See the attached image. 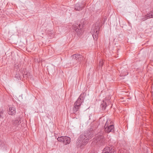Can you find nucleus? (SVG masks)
I'll return each mask as SVG.
<instances>
[{
	"label": "nucleus",
	"mask_w": 153,
	"mask_h": 153,
	"mask_svg": "<svg viewBox=\"0 0 153 153\" xmlns=\"http://www.w3.org/2000/svg\"><path fill=\"white\" fill-rule=\"evenodd\" d=\"M57 140L58 141L63 143V140H64V136L59 137L57 138Z\"/></svg>",
	"instance_id": "2eb2a0df"
},
{
	"label": "nucleus",
	"mask_w": 153,
	"mask_h": 153,
	"mask_svg": "<svg viewBox=\"0 0 153 153\" xmlns=\"http://www.w3.org/2000/svg\"><path fill=\"white\" fill-rule=\"evenodd\" d=\"M96 138L94 139V143L99 145H103L106 143L105 138L102 132L99 133Z\"/></svg>",
	"instance_id": "f03ea898"
},
{
	"label": "nucleus",
	"mask_w": 153,
	"mask_h": 153,
	"mask_svg": "<svg viewBox=\"0 0 153 153\" xmlns=\"http://www.w3.org/2000/svg\"><path fill=\"white\" fill-rule=\"evenodd\" d=\"M20 118H17L15 120L12 122L13 124L14 125H19L21 123Z\"/></svg>",
	"instance_id": "ddd939ff"
},
{
	"label": "nucleus",
	"mask_w": 153,
	"mask_h": 153,
	"mask_svg": "<svg viewBox=\"0 0 153 153\" xmlns=\"http://www.w3.org/2000/svg\"><path fill=\"white\" fill-rule=\"evenodd\" d=\"M86 4L85 2L84 1H82L81 3H77L75 5V9L77 11L80 10L85 7Z\"/></svg>",
	"instance_id": "6e6552de"
},
{
	"label": "nucleus",
	"mask_w": 153,
	"mask_h": 153,
	"mask_svg": "<svg viewBox=\"0 0 153 153\" xmlns=\"http://www.w3.org/2000/svg\"><path fill=\"white\" fill-rule=\"evenodd\" d=\"M92 137L91 135L87 133L82 134L79 136L76 143L77 147H80L87 143Z\"/></svg>",
	"instance_id": "f257e3e1"
},
{
	"label": "nucleus",
	"mask_w": 153,
	"mask_h": 153,
	"mask_svg": "<svg viewBox=\"0 0 153 153\" xmlns=\"http://www.w3.org/2000/svg\"><path fill=\"white\" fill-rule=\"evenodd\" d=\"M18 79H21V76L19 73H17L15 76Z\"/></svg>",
	"instance_id": "f3484780"
},
{
	"label": "nucleus",
	"mask_w": 153,
	"mask_h": 153,
	"mask_svg": "<svg viewBox=\"0 0 153 153\" xmlns=\"http://www.w3.org/2000/svg\"><path fill=\"white\" fill-rule=\"evenodd\" d=\"M153 18V10L149 12L146 15L143 16L142 20L143 21H145L148 19Z\"/></svg>",
	"instance_id": "1a4fd4ad"
},
{
	"label": "nucleus",
	"mask_w": 153,
	"mask_h": 153,
	"mask_svg": "<svg viewBox=\"0 0 153 153\" xmlns=\"http://www.w3.org/2000/svg\"><path fill=\"white\" fill-rule=\"evenodd\" d=\"M91 153H94V152H92Z\"/></svg>",
	"instance_id": "5701e85b"
},
{
	"label": "nucleus",
	"mask_w": 153,
	"mask_h": 153,
	"mask_svg": "<svg viewBox=\"0 0 153 153\" xmlns=\"http://www.w3.org/2000/svg\"><path fill=\"white\" fill-rule=\"evenodd\" d=\"M107 106V103L104 101H103L101 105V107H102V109L104 110L106 107Z\"/></svg>",
	"instance_id": "4468645a"
},
{
	"label": "nucleus",
	"mask_w": 153,
	"mask_h": 153,
	"mask_svg": "<svg viewBox=\"0 0 153 153\" xmlns=\"http://www.w3.org/2000/svg\"><path fill=\"white\" fill-rule=\"evenodd\" d=\"M115 152L114 147L111 146L110 147L107 146L104 148L102 153H114Z\"/></svg>",
	"instance_id": "0eeeda50"
},
{
	"label": "nucleus",
	"mask_w": 153,
	"mask_h": 153,
	"mask_svg": "<svg viewBox=\"0 0 153 153\" xmlns=\"http://www.w3.org/2000/svg\"><path fill=\"white\" fill-rule=\"evenodd\" d=\"M30 76V73L27 72H24L23 74V77H24L27 78L29 77Z\"/></svg>",
	"instance_id": "dca6fc26"
},
{
	"label": "nucleus",
	"mask_w": 153,
	"mask_h": 153,
	"mask_svg": "<svg viewBox=\"0 0 153 153\" xmlns=\"http://www.w3.org/2000/svg\"><path fill=\"white\" fill-rule=\"evenodd\" d=\"M2 144V142L1 141H0V146Z\"/></svg>",
	"instance_id": "412c9836"
},
{
	"label": "nucleus",
	"mask_w": 153,
	"mask_h": 153,
	"mask_svg": "<svg viewBox=\"0 0 153 153\" xmlns=\"http://www.w3.org/2000/svg\"><path fill=\"white\" fill-rule=\"evenodd\" d=\"M100 27L98 26V23L96 25H93L91 29V32L93 33L92 36L94 40H96L98 36V31L99 30Z\"/></svg>",
	"instance_id": "423d86ee"
},
{
	"label": "nucleus",
	"mask_w": 153,
	"mask_h": 153,
	"mask_svg": "<svg viewBox=\"0 0 153 153\" xmlns=\"http://www.w3.org/2000/svg\"><path fill=\"white\" fill-rule=\"evenodd\" d=\"M103 62L102 60H101L100 62L99 65L100 66L102 67L103 65Z\"/></svg>",
	"instance_id": "6ab92c4d"
},
{
	"label": "nucleus",
	"mask_w": 153,
	"mask_h": 153,
	"mask_svg": "<svg viewBox=\"0 0 153 153\" xmlns=\"http://www.w3.org/2000/svg\"><path fill=\"white\" fill-rule=\"evenodd\" d=\"M84 21V19H83L81 21V24L79 25H78V24H75L73 25V29L77 32L78 35H80L82 32L81 28L85 24L84 23H82Z\"/></svg>",
	"instance_id": "39448f33"
},
{
	"label": "nucleus",
	"mask_w": 153,
	"mask_h": 153,
	"mask_svg": "<svg viewBox=\"0 0 153 153\" xmlns=\"http://www.w3.org/2000/svg\"><path fill=\"white\" fill-rule=\"evenodd\" d=\"M16 113V108L12 106L10 107L8 111V114H9L11 115H13L15 114Z\"/></svg>",
	"instance_id": "9b49d317"
},
{
	"label": "nucleus",
	"mask_w": 153,
	"mask_h": 153,
	"mask_svg": "<svg viewBox=\"0 0 153 153\" xmlns=\"http://www.w3.org/2000/svg\"><path fill=\"white\" fill-rule=\"evenodd\" d=\"M106 19L105 18V19H104L105 21L106 20Z\"/></svg>",
	"instance_id": "4be33fe9"
},
{
	"label": "nucleus",
	"mask_w": 153,
	"mask_h": 153,
	"mask_svg": "<svg viewBox=\"0 0 153 153\" xmlns=\"http://www.w3.org/2000/svg\"><path fill=\"white\" fill-rule=\"evenodd\" d=\"M72 57L74 60L76 59L79 62L83 59V58L82 57V55L78 54H74L72 56Z\"/></svg>",
	"instance_id": "9d476101"
},
{
	"label": "nucleus",
	"mask_w": 153,
	"mask_h": 153,
	"mask_svg": "<svg viewBox=\"0 0 153 153\" xmlns=\"http://www.w3.org/2000/svg\"><path fill=\"white\" fill-rule=\"evenodd\" d=\"M4 111L3 109H0V118H1L2 117V115L4 113Z\"/></svg>",
	"instance_id": "a211bd4d"
},
{
	"label": "nucleus",
	"mask_w": 153,
	"mask_h": 153,
	"mask_svg": "<svg viewBox=\"0 0 153 153\" xmlns=\"http://www.w3.org/2000/svg\"><path fill=\"white\" fill-rule=\"evenodd\" d=\"M71 142V138L70 137L65 136H64V140L63 143L65 145L69 144Z\"/></svg>",
	"instance_id": "f8f14e48"
},
{
	"label": "nucleus",
	"mask_w": 153,
	"mask_h": 153,
	"mask_svg": "<svg viewBox=\"0 0 153 153\" xmlns=\"http://www.w3.org/2000/svg\"><path fill=\"white\" fill-rule=\"evenodd\" d=\"M107 102H108V104H111V102L109 100L107 101Z\"/></svg>",
	"instance_id": "aec40b11"
},
{
	"label": "nucleus",
	"mask_w": 153,
	"mask_h": 153,
	"mask_svg": "<svg viewBox=\"0 0 153 153\" xmlns=\"http://www.w3.org/2000/svg\"><path fill=\"white\" fill-rule=\"evenodd\" d=\"M105 130L106 132L109 133L113 132L114 131V127L112 123L110 120H107L104 126Z\"/></svg>",
	"instance_id": "20e7f679"
},
{
	"label": "nucleus",
	"mask_w": 153,
	"mask_h": 153,
	"mask_svg": "<svg viewBox=\"0 0 153 153\" xmlns=\"http://www.w3.org/2000/svg\"><path fill=\"white\" fill-rule=\"evenodd\" d=\"M84 100L83 97L80 95L74 104L73 108V113H75L78 110Z\"/></svg>",
	"instance_id": "7ed1b4c3"
},
{
	"label": "nucleus",
	"mask_w": 153,
	"mask_h": 153,
	"mask_svg": "<svg viewBox=\"0 0 153 153\" xmlns=\"http://www.w3.org/2000/svg\"><path fill=\"white\" fill-rule=\"evenodd\" d=\"M123 76H125V75H123ZM122 76H123V75H122Z\"/></svg>",
	"instance_id": "b1692460"
}]
</instances>
